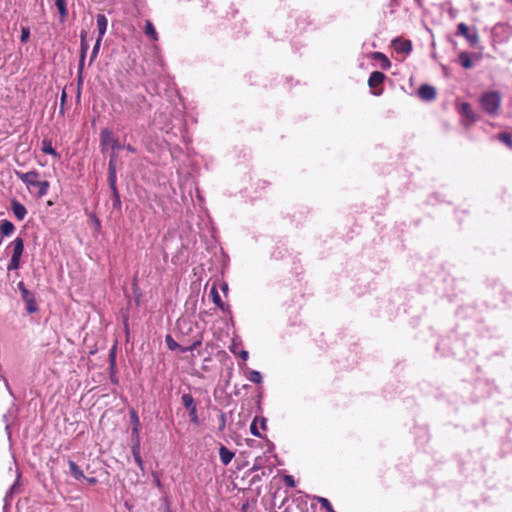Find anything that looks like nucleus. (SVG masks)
I'll use <instances>...</instances> for the list:
<instances>
[{
    "mask_svg": "<svg viewBox=\"0 0 512 512\" xmlns=\"http://www.w3.org/2000/svg\"><path fill=\"white\" fill-rule=\"evenodd\" d=\"M372 58L381 62V67L388 69L391 66L389 59L381 52H374Z\"/></svg>",
    "mask_w": 512,
    "mask_h": 512,
    "instance_id": "412c9836",
    "label": "nucleus"
},
{
    "mask_svg": "<svg viewBox=\"0 0 512 512\" xmlns=\"http://www.w3.org/2000/svg\"><path fill=\"white\" fill-rule=\"evenodd\" d=\"M65 100H66V92L63 91L62 95H61V102H62V104L65 102Z\"/></svg>",
    "mask_w": 512,
    "mask_h": 512,
    "instance_id": "79ce46f5",
    "label": "nucleus"
},
{
    "mask_svg": "<svg viewBox=\"0 0 512 512\" xmlns=\"http://www.w3.org/2000/svg\"><path fill=\"white\" fill-rule=\"evenodd\" d=\"M55 5L60 14V20L63 22L67 17V9H66V1L65 0H55Z\"/></svg>",
    "mask_w": 512,
    "mask_h": 512,
    "instance_id": "aec40b11",
    "label": "nucleus"
},
{
    "mask_svg": "<svg viewBox=\"0 0 512 512\" xmlns=\"http://www.w3.org/2000/svg\"><path fill=\"white\" fill-rule=\"evenodd\" d=\"M164 512H171V509H170V507L168 505L166 506Z\"/></svg>",
    "mask_w": 512,
    "mask_h": 512,
    "instance_id": "c03bdc74",
    "label": "nucleus"
},
{
    "mask_svg": "<svg viewBox=\"0 0 512 512\" xmlns=\"http://www.w3.org/2000/svg\"><path fill=\"white\" fill-rule=\"evenodd\" d=\"M257 422H258V419H257V418H255V419L253 420V422L251 423V425H250V431H251V433H252L254 436H256V437H262V436H261V434H260V432H259V430H258Z\"/></svg>",
    "mask_w": 512,
    "mask_h": 512,
    "instance_id": "7c9ffc66",
    "label": "nucleus"
},
{
    "mask_svg": "<svg viewBox=\"0 0 512 512\" xmlns=\"http://www.w3.org/2000/svg\"><path fill=\"white\" fill-rule=\"evenodd\" d=\"M30 37V30L28 27H22L21 29V42L25 43Z\"/></svg>",
    "mask_w": 512,
    "mask_h": 512,
    "instance_id": "2f4dec72",
    "label": "nucleus"
},
{
    "mask_svg": "<svg viewBox=\"0 0 512 512\" xmlns=\"http://www.w3.org/2000/svg\"><path fill=\"white\" fill-rule=\"evenodd\" d=\"M419 96L424 100H432L436 96V91L432 86L429 85H422L419 88Z\"/></svg>",
    "mask_w": 512,
    "mask_h": 512,
    "instance_id": "1a4fd4ad",
    "label": "nucleus"
},
{
    "mask_svg": "<svg viewBox=\"0 0 512 512\" xmlns=\"http://www.w3.org/2000/svg\"><path fill=\"white\" fill-rule=\"evenodd\" d=\"M393 47L396 52L407 54L411 50V42L409 40L396 39L393 41Z\"/></svg>",
    "mask_w": 512,
    "mask_h": 512,
    "instance_id": "6e6552de",
    "label": "nucleus"
},
{
    "mask_svg": "<svg viewBox=\"0 0 512 512\" xmlns=\"http://www.w3.org/2000/svg\"><path fill=\"white\" fill-rule=\"evenodd\" d=\"M234 455L235 454L232 451H230L229 449H227L225 446H221L219 449V456H220L221 462L224 465H228L234 458Z\"/></svg>",
    "mask_w": 512,
    "mask_h": 512,
    "instance_id": "2eb2a0df",
    "label": "nucleus"
},
{
    "mask_svg": "<svg viewBox=\"0 0 512 512\" xmlns=\"http://www.w3.org/2000/svg\"><path fill=\"white\" fill-rule=\"evenodd\" d=\"M499 139H500L503 143H505L507 146H512V143H511V137H510L508 134H506V133H501V134L499 135Z\"/></svg>",
    "mask_w": 512,
    "mask_h": 512,
    "instance_id": "72a5a7b5",
    "label": "nucleus"
},
{
    "mask_svg": "<svg viewBox=\"0 0 512 512\" xmlns=\"http://www.w3.org/2000/svg\"><path fill=\"white\" fill-rule=\"evenodd\" d=\"M284 483L289 486V487H294L295 486V481H294V478L291 476V475H286L284 477Z\"/></svg>",
    "mask_w": 512,
    "mask_h": 512,
    "instance_id": "c9c22d12",
    "label": "nucleus"
},
{
    "mask_svg": "<svg viewBox=\"0 0 512 512\" xmlns=\"http://www.w3.org/2000/svg\"><path fill=\"white\" fill-rule=\"evenodd\" d=\"M89 484L91 485H94L97 483V479L95 477H90V478H84Z\"/></svg>",
    "mask_w": 512,
    "mask_h": 512,
    "instance_id": "ea45409f",
    "label": "nucleus"
},
{
    "mask_svg": "<svg viewBox=\"0 0 512 512\" xmlns=\"http://www.w3.org/2000/svg\"><path fill=\"white\" fill-rule=\"evenodd\" d=\"M68 465H69V469H70V473L71 475L76 479V480H82L85 478L84 474H83V471L80 469V467L73 461H69L68 462Z\"/></svg>",
    "mask_w": 512,
    "mask_h": 512,
    "instance_id": "f3484780",
    "label": "nucleus"
},
{
    "mask_svg": "<svg viewBox=\"0 0 512 512\" xmlns=\"http://www.w3.org/2000/svg\"><path fill=\"white\" fill-rule=\"evenodd\" d=\"M107 25H108V21H107L105 15L98 14L97 15V28H98V32H99V35H98L99 39H103V37L106 33V30H107Z\"/></svg>",
    "mask_w": 512,
    "mask_h": 512,
    "instance_id": "9b49d317",
    "label": "nucleus"
},
{
    "mask_svg": "<svg viewBox=\"0 0 512 512\" xmlns=\"http://www.w3.org/2000/svg\"><path fill=\"white\" fill-rule=\"evenodd\" d=\"M201 344L200 341H196L195 343H193V345L191 347H187V348H181V351L182 352H187V351H190V350H193L194 348H196L197 346H199Z\"/></svg>",
    "mask_w": 512,
    "mask_h": 512,
    "instance_id": "e433bc0d",
    "label": "nucleus"
},
{
    "mask_svg": "<svg viewBox=\"0 0 512 512\" xmlns=\"http://www.w3.org/2000/svg\"><path fill=\"white\" fill-rule=\"evenodd\" d=\"M130 414H131L130 419H131V424H132V440L135 441V439H137V437H139L140 421H139L138 415L136 414V412L134 410H132Z\"/></svg>",
    "mask_w": 512,
    "mask_h": 512,
    "instance_id": "9d476101",
    "label": "nucleus"
},
{
    "mask_svg": "<svg viewBox=\"0 0 512 512\" xmlns=\"http://www.w3.org/2000/svg\"><path fill=\"white\" fill-rule=\"evenodd\" d=\"M87 49H88V45H87V43L84 40V35L82 34L81 35V60H80V67H82V65H83Z\"/></svg>",
    "mask_w": 512,
    "mask_h": 512,
    "instance_id": "393cba45",
    "label": "nucleus"
},
{
    "mask_svg": "<svg viewBox=\"0 0 512 512\" xmlns=\"http://www.w3.org/2000/svg\"><path fill=\"white\" fill-rule=\"evenodd\" d=\"M211 294H212V297H213V302L218 306L220 307L221 309H223V303L221 301V298H220V295L217 291V289L215 287L212 288L211 290Z\"/></svg>",
    "mask_w": 512,
    "mask_h": 512,
    "instance_id": "b1692460",
    "label": "nucleus"
},
{
    "mask_svg": "<svg viewBox=\"0 0 512 512\" xmlns=\"http://www.w3.org/2000/svg\"><path fill=\"white\" fill-rule=\"evenodd\" d=\"M126 148H127V150H128L129 152H131V153H134V152H135V149H134L132 146H130V145H128Z\"/></svg>",
    "mask_w": 512,
    "mask_h": 512,
    "instance_id": "37998d69",
    "label": "nucleus"
},
{
    "mask_svg": "<svg viewBox=\"0 0 512 512\" xmlns=\"http://www.w3.org/2000/svg\"><path fill=\"white\" fill-rule=\"evenodd\" d=\"M144 32L147 36H149L152 40L157 41L158 40V34L152 24L151 21L147 20L145 22V28Z\"/></svg>",
    "mask_w": 512,
    "mask_h": 512,
    "instance_id": "a211bd4d",
    "label": "nucleus"
},
{
    "mask_svg": "<svg viewBox=\"0 0 512 512\" xmlns=\"http://www.w3.org/2000/svg\"><path fill=\"white\" fill-rule=\"evenodd\" d=\"M385 79V75L382 72L374 71L370 74L368 84L371 88L380 85Z\"/></svg>",
    "mask_w": 512,
    "mask_h": 512,
    "instance_id": "f8f14e48",
    "label": "nucleus"
},
{
    "mask_svg": "<svg viewBox=\"0 0 512 512\" xmlns=\"http://www.w3.org/2000/svg\"><path fill=\"white\" fill-rule=\"evenodd\" d=\"M165 341L170 350H175V349L179 348L178 343L170 335L166 336Z\"/></svg>",
    "mask_w": 512,
    "mask_h": 512,
    "instance_id": "c85d7f7f",
    "label": "nucleus"
},
{
    "mask_svg": "<svg viewBox=\"0 0 512 512\" xmlns=\"http://www.w3.org/2000/svg\"><path fill=\"white\" fill-rule=\"evenodd\" d=\"M501 97L498 92L490 91L481 97V106L489 114H496L500 108Z\"/></svg>",
    "mask_w": 512,
    "mask_h": 512,
    "instance_id": "f03ea898",
    "label": "nucleus"
},
{
    "mask_svg": "<svg viewBox=\"0 0 512 512\" xmlns=\"http://www.w3.org/2000/svg\"><path fill=\"white\" fill-rule=\"evenodd\" d=\"M257 469H258V467L256 465H254L253 468H252L253 471H255Z\"/></svg>",
    "mask_w": 512,
    "mask_h": 512,
    "instance_id": "a18cd8bd",
    "label": "nucleus"
},
{
    "mask_svg": "<svg viewBox=\"0 0 512 512\" xmlns=\"http://www.w3.org/2000/svg\"><path fill=\"white\" fill-rule=\"evenodd\" d=\"M132 454H133L134 460L137 463V465L142 468L143 461L140 456V437H137V439H135V441H133Z\"/></svg>",
    "mask_w": 512,
    "mask_h": 512,
    "instance_id": "ddd939ff",
    "label": "nucleus"
},
{
    "mask_svg": "<svg viewBox=\"0 0 512 512\" xmlns=\"http://www.w3.org/2000/svg\"><path fill=\"white\" fill-rule=\"evenodd\" d=\"M189 416H190V421L192 423H195V424L198 423L199 419H198L197 407L189 410Z\"/></svg>",
    "mask_w": 512,
    "mask_h": 512,
    "instance_id": "473e14b6",
    "label": "nucleus"
},
{
    "mask_svg": "<svg viewBox=\"0 0 512 512\" xmlns=\"http://www.w3.org/2000/svg\"><path fill=\"white\" fill-rule=\"evenodd\" d=\"M113 196H114V203L115 204H119L120 203V199H119V195L117 194V196L113 193Z\"/></svg>",
    "mask_w": 512,
    "mask_h": 512,
    "instance_id": "a19ab883",
    "label": "nucleus"
},
{
    "mask_svg": "<svg viewBox=\"0 0 512 512\" xmlns=\"http://www.w3.org/2000/svg\"><path fill=\"white\" fill-rule=\"evenodd\" d=\"M461 111L463 115L468 118L469 120H475V114L471 108V106L468 103H463L461 105Z\"/></svg>",
    "mask_w": 512,
    "mask_h": 512,
    "instance_id": "5701e85b",
    "label": "nucleus"
},
{
    "mask_svg": "<svg viewBox=\"0 0 512 512\" xmlns=\"http://www.w3.org/2000/svg\"><path fill=\"white\" fill-rule=\"evenodd\" d=\"M102 39L97 38L96 43L93 47L92 53H91V61H93L99 52L100 46H101Z\"/></svg>",
    "mask_w": 512,
    "mask_h": 512,
    "instance_id": "c756f323",
    "label": "nucleus"
},
{
    "mask_svg": "<svg viewBox=\"0 0 512 512\" xmlns=\"http://www.w3.org/2000/svg\"><path fill=\"white\" fill-rule=\"evenodd\" d=\"M100 145L102 151H107L108 149L119 150L122 148V145L118 138H116L113 133L108 129H102L100 132Z\"/></svg>",
    "mask_w": 512,
    "mask_h": 512,
    "instance_id": "7ed1b4c3",
    "label": "nucleus"
},
{
    "mask_svg": "<svg viewBox=\"0 0 512 512\" xmlns=\"http://www.w3.org/2000/svg\"><path fill=\"white\" fill-rule=\"evenodd\" d=\"M15 175L27 186L30 193L34 194L36 197L41 198L45 196L49 189L48 181H41L39 179V173L36 171H29L27 173H23L20 171H16Z\"/></svg>",
    "mask_w": 512,
    "mask_h": 512,
    "instance_id": "f257e3e1",
    "label": "nucleus"
},
{
    "mask_svg": "<svg viewBox=\"0 0 512 512\" xmlns=\"http://www.w3.org/2000/svg\"><path fill=\"white\" fill-rule=\"evenodd\" d=\"M181 400H182L183 406L188 411L196 407L194 398L192 397L191 394H183Z\"/></svg>",
    "mask_w": 512,
    "mask_h": 512,
    "instance_id": "4be33fe9",
    "label": "nucleus"
},
{
    "mask_svg": "<svg viewBox=\"0 0 512 512\" xmlns=\"http://www.w3.org/2000/svg\"><path fill=\"white\" fill-rule=\"evenodd\" d=\"M20 258L11 257L10 263L8 265V270H16L20 267Z\"/></svg>",
    "mask_w": 512,
    "mask_h": 512,
    "instance_id": "cd10ccee",
    "label": "nucleus"
},
{
    "mask_svg": "<svg viewBox=\"0 0 512 512\" xmlns=\"http://www.w3.org/2000/svg\"><path fill=\"white\" fill-rule=\"evenodd\" d=\"M15 230V226L8 220H3L0 223V233L2 236H10Z\"/></svg>",
    "mask_w": 512,
    "mask_h": 512,
    "instance_id": "dca6fc26",
    "label": "nucleus"
},
{
    "mask_svg": "<svg viewBox=\"0 0 512 512\" xmlns=\"http://www.w3.org/2000/svg\"><path fill=\"white\" fill-rule=\"evenodd\" d=\"M259 422H260V426H261V428H262L263 430H265V429H266V422H267L266 418L261 417V418L259 419Z\"/></svg>",
    "mask_w": 512,
    "mask_h": 512,
    "instance_id": "4c0bfd02",
    "label": "nucleus"
},
{
    "mask_svg": "<svg viewBox=\"0 0 512 512\" xmlns=\"http://www.w3.org/2000/svg\"><path fill=\"white\" fill-rule=\"evenodd\" d=\"M43 152L46 154L56 155V152L54 148L51 146V144H44Z\"/></svg>",
    "mask_w": 512,
    "mask_h": 512,
    "instance_id": "f704fd0d",
    "label": "nucleus"
},
{
    "mask_svg": "<svg viewBox=\"0 0 512 512\" xmlns=\"http://www.w3.org/2000/svg\"><path fill=\"white\" fill-rule=\"evenodd\" d=\"M249 380L254 383H261L262 376H261L260 372L252 370L249 373Z\"/></svg>",
    "mask_w": 512,
    "mask_h": 512,
    "instance_id": "a878e982",
    "label": "nucleus"
},
{
    "mask_svg": "<svg viewBox=\"0 0 512 512\" xmlns=\"http://www.w3.org/2000/svg\"><path fill=\"white\" fill-rule=\"evenodd\" d=\"M457 34L463 36L471 45H476L479 41L477 32H470L468 26L465 23H459Z\"/></svg>",
    "mask_w": 512,
    "mask_h": 512,
    "instance_id": "39448f33",
    "label": "nucleus"
},
{
    "mask_svg": "<svg viewBox=\"0 0 512 512\" xmlns=\"http://www.w3.org/2000/svg\"><path fill=\"white\" fill-rule=\"evenodd\" d=\"M318 502L321 504V506L327 510V512H330L333 510V507L328 499L324 497H317Z\"/></svg>",
    "mask_w": 512,
    "mask_h": 512,
    "instance_id": "bb28decb",
    "label": "nucleus"
},
{
    "mask_svg": "<svg viewBox=\"0 0 512 512\" xmlns=\"http://www.w3.org/2000/svg\"><path fill=\"white\" fill-rule=\"evenodd\" d=\"M223 290H227V285L226 284L223 286Z\"/></svg>",
    "mask_w": 512,
    "mask_h": 512,
    "instance_id": "49530a36",
    "label": "nucleus"
},
{
    "mask_svg": "<svg viewBox=\"0 0 512 512\" xmlns=\"http://www.w3.org/2000/svg\"><path fill=\"white\" fill-rule=\"evenodd\" d=\"M116 159L117 156L115 153H113L110 157L109 161V185L112 190V192L117 196V189H116Z\"/></svg>",
    "mask_w": 512,
    "mask_h": 512,
    "instance_id": "423d86ee",
    "label": "nucleus"
},
{
    "mask_svg": "<svg viewBox=\"0 0 512 512\" xmlns=\"http://www.w3.org/2000/svg\"><path fill=\"white\" fill-rule=\"evenodd\" d=\"M11 209L13 211L14 216L19 220L22 221L27 215V210L23 204L16 200H12L11 202Z\"/></svg>",
    "mask_w": 512,
    "mask_h": 512,
    "instance_id": "0eeeda50",
    "label": "nucleus"
},
{
    "mask_svg": "<svg viewBox=\"0 0 512 512\" xmlns=\"http://www.w3.org/2000/svg\"><path fill=\"white\" fill-rule=\"evenodd\" d=\"M18 289L21 292L23 301L26 304V310L29 313H35L38 310L34 295L28 291L23 282L18 283Z\"/></svg>",
    "mask_w": 512,
    "mask_h": 512,
    "instance_id": "20e7f679",
    "label": "nucleus"
},
{
    "mask_svg": "<svg viewBox=\"0 0 512 512\" xmlns=\"http://www.w3.org/2000/svg\"><path fill=\"white\" fill-rule=\"evenodd\" d=\"M459 62L466 69H469L473 66L471 56L467 52H462L459 54Z\"/></svg>",
    "mask_w": 512,
    "mask_h": 512,
    "instance_id": "6ab92c4d",
    "label": "nucleus"
},
{
    "mask_svg": "<svg viewBox=\"0 0 512 512\" xmlns=\"http://www.w3.org/2000/svg\"><path fill=\"white\" fill-rule=\"evenodd\" d=\"M13 253L11 257L20 258L24 251V242L22 238H16L13 242Z\"/></svg>",
    "mask_w": 512,
    "mask_h": 512,
    "instance_id": "4468645a",
    "label": "nucleus"
},
{
    "mask_svg": "<svg viewBox=\"0 0 512 512\" xmlns=\"http://www.w3.org/2000/svg\"><path fill=\"white\" fill-rule=\"evenodd\" d=\"M239 355H240L241 359H243L244 361H246L248 359V352L245 350H242Z\"/></svg>",
    "mask_w": 512,
    "mask_h": 512,
    "instance_id": "58836bf2",
    "label": "nucleus"
}]
</instances>
